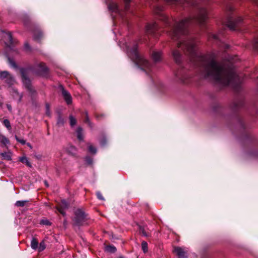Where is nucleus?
<instances>
[{
    "label": "nucleus",
    "instance_id": "4468645a",
    "mask_svg": "<svg viewBox=\"0 0 258 258\" xmlns=\"http://www.w3.org/2000/svg\"><path fill=\"white\" fill-rule=\"evenodd\" d=\"M0 155L4 159L9 161L12 160V153L11 152H4L0 153Z\"/></svg>",
    "mask_w": 258,
    "mask_h": 258
},
{
    "label": "nucleus",
    "instance_id": "473e14b6",
    "mask_svg": "<svg viewBox=\"0 0 258 258\" xmlns=\"http://www.w3.org/2000/svg\"><path fill=\"white\" fill-rule=\"evenodd\" d=\"M124 3V9L125 11H127L129 9L130 7V3L131 0H123Z\"/></svg>",
    "mask_w": 258,
    "mask_h": 258
},
{
    "label": "nucleus",
    "instance_id": "ea45409f",
    "mask_svg": "<svg viewBox=\"0 0 258 258\" xmlns=\"http://www.w3.org/2000/svg\"><path fill=\"white\" fill-rule=\"evenodd\" d=\"M85 161L88 164H91L93 162L92 159L88 156L86 157Z\"/></svg>",
    "mask_w": 258,
    "mask_h": 258
},
{
    "label": "nucleus",
    "instance_id": "09e8293b",
    "mask_svg": "<svg viewBox=\"0 0 258 258\" xmlns=\"http://www.w3.org/2000/svg\"><path fill=\"white\" fill-rule=\"evenodd\" d=\"M44 183H45V185H46L47 187H48V184L47 181H44Z\"/></svg>",
    "mask_w": 258,
    "mask_h": 258
},
{
    "label": "nucleus",
    "instance_id": "ddd939ff",
    "mask_svg": "<svg viewBox=\"0 0 258 258\" xmlns=\"http://www.w3.org/2000/svg\"><path fill=\"white\" fill-rule=\"evenodd\" d=\"M152 57L155 61H159L162 58V52L160 51H153L152 53Z\"/></svg>",
    "mask_w": 258,
    "mask_h": 258
},
{
    "label": "nucleus",
    "instance_id": "f257e3e1",
    "mask_svg": "<svg viewBox=\"0 0 258 258\" xmlns=\"http://www.w3.org/2000/svg\"><path fill=\"white\" fill-rule=\"evenodd\" d=\"M164 1L169 4H187L197 8L196 15L179 21L171 20L163 14H160V19L170 28V36L174 40H179L177 48L172 50V56L176 63L180 64L182 61V56L178 49H180L188 56L190 65L197 68L203 78L223 87L230 85L238 91L241 80L236 74L233 66L223 65L216 61L212 55L202 54L198 49L197 41L188 35L187 28L189 25L195 23L203 25L206 22L207 11L204 6L199 5L200 0Z\"/></svg>",
    "mask_w": 258,
    "mask_h": 258
},
{
    "label": "nucleus",
    "instance_id": "5701e85b",
    "mask_svg": "<svg viewBox=\"0 0 258 258\" xmlns=\"http://www.w3.org/2000/svg\"><path fill=\"white\" fill-rule=\"evenodd\" d=\"M20 161L23 163L26 164L28 166L31 167V164L27 157L23 156L20 158Z\"/></svg>",
    "mask_w": 258,
    "mask_h": 258
},
{
    "label": "nucleus",
    "instance_id": "de8ad7c7",
    "mask_svg": "<svg viewBox=\"0 0 258 258\" xmlns=\"http://www.w3.org/2000/svg\"><path fill=\"white\" fill-rule=\"evenodd\" d=\"M227 9L229 11H232L233 10V8L231 6H229Z\"/></svg>",
    "mask_w": 258,
    "mask_h": 258
},
{
    "label": "nucleus",
    "instance_id": "a18cd8bd",
    "mask_svg": "<svg viewBox=\"0 0 258 258\" xmlns=\"http://www.w3.org/2000/svg\"><path fill=\"white\" fill-rule=\"evenodd\" d=\"M106 139H103L101 140V142H100V144H101V145L103 146L105 144H106Z\"/></svg>",
    "mask_w": 258,
    "mask_h": 258
},
{
    "label": "nucleus",
    "instance_id": "a878e982",
    "mask_svg": "<svg viewBox=\"0 0 258 258\" xmlns=\"http://www.w3.org/2000/svg\"><path fill=\"white\" fill-rule=\"evenodd\" d=\"M219 34H211L209 35V39H212L215 41L219 40Z\"/></svg>",
    "mask_w": 258,
    "mask_h": 258
},
{
    "label": "nucleus",
    "instance_id": "7c9ffc66",
    "mask_svg": "<svg viewBox=\"0 0 258 258\" xmlns=\"http://www.w3.org/2000/svg\"><path fill=\"white\" fill-rule=\"evenodd\" d=\"M88 150H89V151L91 153H92V154H94L96 153V148L94 147V146H93L91 145H90L88 146Z\"/></svg>",
    "mask_w": 258,
    "mask_h": 258
},
{
    "label": "nucleus",
    "instance_id": "0eeeda50",
    "mask_svg": "<svg viewBox=\"0 0 258 258\" xmlns=\"http://www.w3.org/2000/svg\"><path fill=\"white\" fill-rule=\"evenodd\" d=\"M35 69L37 73L40 75H45L47 74L48 68L44 63L40 62L36 64L35 67Z\"/></svg>",
    "mask_w": 258,
    "mask_h": 258
},
{
    "label": "nucleus",
    "instance_id": "c756f323",
    "mask_svg": "<svg viewBox=\"0 0 258 258\" xmlns=\"http://www.w3.org/2000/svg\"><path fill=\"white\" fill-rule=\"evenodd\" d=\"M253 47L255 50H258V38H254L252 42Z\"/></svg>",
    "mask_w": 258,
    "mask_h": 258
},
{
    "label": "nucleus",
    "instance_id": "49530a36",
    "mask_svg": "<svg viewBox=\"0 0 258 258\" xmlns=\"http://www.w3.org/2000/svg\"><path fill=\"white\" fill-rule=\"evenodd\" d=\"M7 108H8V110H9L10 111H11H11H12V108L11 105L10 104H7Z\"/></svg>",
    "mask_w": 258,
    "mask_h": 258
},
{
    "label": "nucleus",
    "instance_id": "9b49d317",
    "mask_svg": "<svg viewBox=\"0 0 258 258\" xmlns=\"http://www.w3.org/2000/svg\"><path fill=\"white\" fill-rule=\"evenodd\" d=\"M174 251L176 253L178 258H187V252L180 247H175Z\"/></svg>",
    "mask_w": 258,
    "mask_h": 258
},
{
    "label": "nucleus",
    "instance_id": "c03bdc74",
    "mask_svg": "<svg viewBox=\"0 0 258 258\" xmlns=\"http://www.w3.org/2000/svg\"><path fill=\"white\" fill-rule=\"evenodd\" d=\"M16 140H17V141H18L19 142L21 143V144H22L23 145L25 144V143H26V141H25L24 140L19 139V138H18L17 137H16Z\"/></svg>",
    "mask_w": 258,
    "mask_h": 258
},
{
    "label": "nucleus",
    "instance_id": "7ed1b4c3",
    "mask_svg": "<svg viewBox=\"0 0 258 258\" xmlns=\"http://www.w3.org/2000/svg\"><path fill=\"white\" fill-rule=\"evenodd\" d=\"M29 72L30 70L29 69L24 68L20 69V73L24 85L30 92L33 93L35 91L31 85V80L29 78Z\"/></svg>",
    "mask_w": 258,
    "mask_h": 258
},
{
    "label": "nucleus",
    "instance_id": "37998d69",
    "mask_svg": "<svg viewBox=\"0 0 258 258\" xmlns=\"http://www.w3.org/2000/svg\"><path fill=\"white\" fill-rule=\"evenodd\" d=\"M24 46H25V49L26 50H30V46L29 44H28V43L26 42L25 43Z\"/></svg>",
    "mask_w": 258,
    "mask_h": 258
},
{
    "label": "nucleus",
    "instance_id": "6ab92c4d",
    "mask_svg": "<svg viewBox=\"0 0 258 258\" xmlns=\"http://www.w3.org/2000/svg\"><path fill=\"white\" fill-rule=\"evenodd\" d=\"M11 74L7 71H3L0 72V78L4 81Z\"/></svg>",
    "mask_w": 258,
    "mask_h": 258
},
{
    "label": "nucleus",
    "instance_id": "58836bf2",
    "mask_svg": "<svg viewBox=\"0 0 258 258\" xmlns=\"http://www.w3.org/2000/svg\"><path fill=\"white\" fill-rule=\"evenodd\" d=\"M96 196L98 199L102 201L104 200L103 197L102 196L101 193L100 191H97L96 192Z\"/></svg>",
    "mask_w": 258,
    "mask_h": 258
},
{
    "label": "nucleus",
    "instance_id": "9d476101",
    "mask_svg": "<svg viewBox=\"0 0 258 258\" xmlns=\"http://www.w3.org/2000/svg\"><path fill=\"white\" fill-rule=\"evenodd\" d=\"M108 8L109 11L117 13L121 16L120 9L119 8L117 5L114 2H110L108 4Z\"/></svg>",
    "mask_w": 258,
    "mask_h": 258
},
{
    "label": "nucleus",
    "instance_id": "39448f33",
    "mask_svg": "<svg viewBox=\"0 0 258 258\" xmlns=\"http://www.w3.org/2000/svg\"><path fill=\"white\" fill-rule=\"evenodd\" d=\"M242 21V19L238 17L234 18L233 16H229L226 22V26L231 30H235L236 27Z\"/></svg>",
    "mask_w": 258,
    "mask_h": 258
},
{
    "label": "nucleus",
    "instance_id": "72a5a7b5",
    "mask_svg": "<svg viewBox=\"0 0 258 258\" xmlns=\"http://www.w3.org/2000/svg\"><path fill=\"white\" fill-rule=\"evenodd\" d=\"M85 113V118L84 119V122L88 123L90 126H91V122L89 118L88 112L86 111Z\"/></svg>",
    "mask_w": 258,
    "mask_h": 258
},
{
    "label": "nucleus",
    "instance_id": "f704fd0d",
    "mask_svg": "<svg viewBox=\"0 0 258 258\" xmlns=\"http://www.w3.org/2000/svg\"><path fill=\"white\" fill-rule=\"evenodd\" d=\"M46 114L48 116H50L51 115L50 106L48 103L46 104Z\"/></svg>",
    "mask_w": 258,
    "mask_h": 258
},
{
    "label": "nucleus",
    "instance_id": "4c0bfd02",
    "mask_svg": "<svg viewBox=\"0 0 258 258\" xmlns=\"http://www.w3.org/2000/svg\"><path fill=\"white\" fill-rule=\"evenodd\" d=\"M8 60L10 64L14 68H16L17 65L14 61L11 59L10 57L8 58Z\"/></svg>",
    "mask_w": 258,
    "mask_h": 258
},
{
    "label": "nucleus",
    "instance_id": "a19ab883",
    "mask_svg": "<svg viewBox=\"0 0 258 258\" xmlns=\"http://www.w3.org/2000/svg\"><path fill=\"white\" fill-rule=\"evenodd\" d=\"M70 150L69 151V152H71V153L73 155L75 154V152H76V148L74 146H71L70 147Z\"/></svg>",
    "mask_w": 258,
    "mask_h": 258
},
{
    "label": "nucleus",
    "instance_id": "79ce46f5",
    "mask_svg": "<svg viewBox=\"0 0 258 258\" xmlns=\"http://www.w3.org/2000/svg\"><path fill=\"white\" fill-rule=\"evenodd\" d=\"M163 10V8L161 7H158L157 8V9L155 10V12L157 14H159Z\"/></svg>",
    "mask_w": 258,
    "mask_h": 258
},
{
    "label": "nucleus",
    "instance_id": "dca6fc26",
    "mask_svg": "<svg viewBox=\"0 0 258 258\" xmlns=\"http://www.w3.org/2000/svg\"><path fill=\"white\" fill-rule=\"evenodd\" d=\"M4 82L6 83L9 86L13 85L15 82V80L11 75L9 77L4 80Z\"/></svg>",
    "mask_w": 258,
    "mask_h": 258
},
{
    "label": "nucleus",
    "instance_id": "cd10ccee",
    "mask_svg": "<svg viewBox=\"0 0 258 258\" xmlns=\"http://www.w3.org/2000/svg\"><path fill=\"white\" fill-rule=\"evenodd\" d=\"M3 124L8 129L10 130L11 128V125L10 121L7 119H5L3 121Z\"/></svg>",
    "mask_w": 258,
    "mask_h": 258
},
{
    "label": "nucleus",
    "instance_id": "c85d7f7f",
    "mask_svg": "<svg viewBox=\"0 0 258 258\" xmlns=\"http://www.w3.org/2000/svg\"><path fill=\"white\" fill-rule=\"evenodd\" d=\"M45 244L44 241H42L40 243L39 246H38V250L39 252L42 251L45 248Z\"/></svg>",
    "mask_w": 258,
    "mask_h": 258
},
{
    "label": "nucleus",
    "instance_id": "412c9836",
    "mask_svg": "<svg viewBox=\"0 0 258 258\" xmlns=\"http://www.w3.org/2000/svg\"><path fill=\"white\" fill-rule=\"evenodd\" d=\"M38 246V242L37 239L33 238L31 241V247L33 249H36Z\"/></svg>",
    "mask_w": 258,
    "mask_h": 258
},
{
    "label": "nucleus",
    "instance_id": "1a4fd4ad",
    "mask_svg": "<svg viewBox=\"0 0 258 258\" xmlns=\"http://www.w3.org/2000/svg\"><path fill=\"white\" fill-rule=\"evenodd\" d=\"M68 208L69 204L68 202L66 200H62L60 205L57 207V209L61 214L64 216L66 215L65 210Z\"/></svg>",
    "mask_w": 258,
    "mask_h": 258
},
{
    "label": "nucleus",
    "instance_id": "5fc2aeb1",
    "mask_svg": "<svg viewBox=\"0 0 258 258\" xmlns=\"http://www.w3.org/2000/svg\"><path fill=\"white\" fill-rule=\"evenodd\" d=\"M3 105V103L0 102V106H1Z\"/></svg>",
    "mask_w": 258,
    "mask_h": 258
},
{
    "label": "nucleus",
    "instance_id": "8fccbe9b",
    "mask_svg": "<svg viewBox=\"0 0 258 258\" xmlns=\"http://www.w3.org/2000/svg\"><path fill=\"white\" fill-rule=\"evenodd\" d=\"M102 116H103L102 114L97 115H96V118H99L100 117Z\"/></svg>",
    "mask_w": 258,
    "mask_h": 258
},
{
    "label": "nucleus",
    "instance_id": "6e6552de",
    "mask_svg": "<svg viewBox=\"0 0 258 258\" xmlns=\"http://www.w3.org/2000/svg\"><path fill=\"white\" fill-rule=\"evenodd\" d=\"M59 88H60L61 91L62 95L66 103L68 105L72 104V97L70 93L67 90H66L62 85H60L59 86Z\"/></svg>",
    "mask_w": 258,
    "mask_h": 258
},
{
    "label": "nucleus",
    "instance_id": "c9c22d12",
    "mask_svg": "<svg viewBox=\"0 0 258 258\" xmlns=\"http://www.w3.org/2000/svg\"><path fill=\"white\" fill-rule=\"evenodd\" d=\"M243 105V102L242 101H238V102H235L234 103V106L233 108H237L238 107H240Z\"/></svg>",
    "mask_w": 258,
    "mask_h": 258
},
{
    "label": "nucleus",
    "instance_id": "e433bc0d",
    "mask_svg": "<svg viewBox=\"0 0 258 258\" xmlns=\"http://www.w3.org/2000/svg\"><path fill=\"white\" fill-rule=\"evenodd\" d=\"M140 232L144 236L148 237L149 236L148 234L146 232L145 229L143 227L140 228Z\"/></svg>",
    "mask_w": 258,
    "mask_h": 258
},
{
    "label": "nucleus",
    "instance_id": "a211bd4d",
    "mask_svg": "<svg viewBox=\"0 0 258 258\" xmlns=\"http://www.w3.org/2000/svg\"><path fill=\"white\" fill-rule=\"evenodd\" d=\"M56 123L58 126H62L64 123V119L60 113L58 114Z\"/></svg>",
    "mask_w": 258,
    "mask_h": 258
},
{
    "label": "nucleus",
    "instance_id": "603ef678",
    "mask_svg": "<svg viewBox=\"0 0 258 258\" xmlns=\"http://www.w3.org/2000/svg\"><path fill=\"white\" fill-rule=\"evenodd\" d=\"M27 145L30 148H32V146L31 145V144L30 143H27Z\"/></svg>",
    "mask_w": 258,
    "mask_h": 258
},
{
    "label": "nucleus",
    "instance_id": "4be33fe9",
    "mask_svg": "<svg viewBox=\"0 0 258 258\" xmlns=\"http://www.w3.org/2000/svg\"><path fill=\"white\" fill-rule=\"evenodd\" d=\"M43 34L40 31H37L34 32V38L36 40H39L42 37Z\"/></svg>",
    "mask_w": 258,
    "mask_h": 258
},
{
    "label": "nucleus",
    "instance_id": "3c124183",
    "mask_svg": "<svg viewBox=\"0 0 258 258\" xmlns=\"http://www.w3.org/2000/svg\"><path fill=\"white\" fill-rule=\"evenodd\" d=\"M22 98V95H21L20 96L19 100V102L21 101Z\"/></svg>",
    "mask_w": 258,
    "mask_h": 258
},
{
    "label": "nucleus",
    "instance_id": "393cba45",
    "mask_svg": "<svg viewBox=\"0 0 258 258\" xmlns=\"http://www.w3.org/2000/svg\"><path fill=\"white\" fill-rule=\"evenodd\" d=\"M106 250L110 253H114L116 251V248L114 246L109 245L106 247Z\"/></svg>",
    "mask_w": 258,
    "mask_h": 258
},
{
    "label": "nucleus",
    "instance_id": "6e6d98bb",
    "mask_svg": "<svg viewBox=\"0 0 258 258\" xmlns=\"http://www.w3.org/2000/svg\"><path fill=\"white\" fill-rule=\"evenodd\" d=\"M118 258H123L122 256H120Z\"/></svg>",
    "mask_w": 258,
    "mask_h": 258
},
{
    "label": "nucleus",
    "instance_id": "f8f14e48",
    "mask_svg": "<svg viewBox=\"0 0 258 258\" xmlns=\"http://www.w3.org/2000/svg\"><path fill=\"white\" fill-rule=\"evenodd\" d=\"M6 38L8 40V41L5 42L6 45L9 48H11L12 46L15 43V42L13 39L12 35L11 32H8L6 34Z\"/></svg>",
    "mask_w": 258,
    "mask_h": 258
},
{
    "label": "nucleus",
    "instance_id": "b1692460",
    "mask_svg": "<svg viewBox=\"0 0 258 258\" xmlns=\"http://www.w3.org/2000/svg\"><path fill=\"white\" fill-rule=\"evenodd\" d=\"M142 249L144 253H146L148 250V243L147 242L143 241L142 242Z\"/></svg>",
    "mask_w": 258,
    "mask_h": 258
},
{
    "label": "nucleus",
    "instance_id": "aec40b11",
    "mask_svg": "<svg viewBox=\"0 0 258 258\" xmlns=\"http://www.w3.org/2000/svg\"><path fill=\"white\" fill-rule=\"evenodd\" d=\"M70 124L71 127H73L77 123L76 118L72 114L69 116Z\"/></svg>",
    "mask_w": 258,
    "mask_h": 258
},
{
    "label": "nucleus",
    "instance_id": "2f4dec72",
    "mask_svg": "<svg viewBox=\"0 0 258 258\" xmlns=\"http://www.w3.org/2000/svg\"><path fill=\"white\" fill-rule=\"evenodd\" d=\"M40 223L42 225H50L51 223L47 219H42L40 221Z\"/></svg>",
    "mask_w": 258,
    "mask_h": 258
},
{
    "label": "nucleus",
    "instance_id": "2eb2a0df",
    "mask_svg": "<svg viewBox=\"0 0 258 258\" xmlns=\"http://www.w3.org/2000/svg\"><path fill=\"white\" fill-rule=\"evenodd\" d=\"M0 143L6 146L10 144V141L5 136L0 134Z\"/></svg>",
    "mask_w": 258,
    "mask_h": 258
},
{
    "label": "nucleus",
    "instance_id": "20e7f679",
    "mask_svg": "<svg viewBox=\"0 0 258 258\" xmlns=\"http://www.w3.org/2000/svg\"><path fill=\"white\" fill-rule=\"evenodd\" d=\"M86 215L84 211L78 209L75 212V217L73 219L74 224L76 226L83 225L86 221Z\"/></svg>",
    "mask_w": 258,
    "mask_h": 258
},
{
    "label": "nucleus",
    "instance_id": "f03ea898",
    "mask_svg": "<svg viewBox=\"0 0 258 258\" xmlns=\"http://www.w3.org/2000/svg\"><path fill=\"white\" fill-rule=\"evenodd\" d=\"M126 52L128 56L139 67L147 73L151 70L152 64L143 56L138 50V44L135 42L131 45H126Z\"/></svg>",
    "mask_w": 258,
    "mask_h": 258
},
{
    "label": "nucleus",
    "instance_id": "423d86ee",
    "mask_svg": "<svg viewBox=\"0 0 258 258\" xmlns=\"http://www.w3.org/2000/svg\"><path fill=\"white\" fill-rule=\"evenodd\" d=\"M146 32L154 37H157L160 33L159 27L156 23L149 24L146 26Z\"/></svg>",
    "mask_w": 258,
    "mask_h": 258
},
{
    "label": "nucleus",
    "instance_id": "f3484780",
    "mask_svg": "<svg viewBox=\"0 0 258 258\" xmlns=\"http://www.w3.org/2000/svg\"><path fill=\"white\" fill-rule=\"evenodd\" d=\"M82 131H83L82 128L81 127H78L76 131L77 138L80 141H82L83 140V136Z\"/></svg>",
    "mask_w": 258,
    "mask_h": 258
},
{
    "label": "nucleus",
    "instance_id": "864d4df0",
    "mask_svg": "<svg viewBox=\"0 0 258 258\" xmlns=\"http://www.w3.org/2000/svg\"><path fill=\"white\" fill-rule=\"evenodd\" d=\"M255 3L258 5V0H254Z\"/></svg>",
    "mask_w": 258,
    "mask_h": 258
},
{
    "label": "nucleus",
    "instance_id": "bb28decb",
    "mask_svg": "<svg viewBox=\"0 0 258 258\" xmlns=\"http://www.w3.org/2000/svg\"><path fill=\"white\" fill-rule=\"evenodd\" d=\"M28 202L27 201H18L15 203V206L17 207H24Z\"/></svg>",
    "mask_w": 258,
    "mask_h": 258
},
{
    "label": "nucleus",
    "instance_id": "4d7b16f0",
    "mask_svg": "<svg viewBox=\"0 0 258 258\" xmlns=\"http://www.w3.org/2000/svg\"><path fill=\"white\" fill-rule=\"evenodd\" d=\"M257 115H258V112H257Z\"/></svg>",
    "mask_w": 258,
    "mask_h": 258
}]
</instances>
